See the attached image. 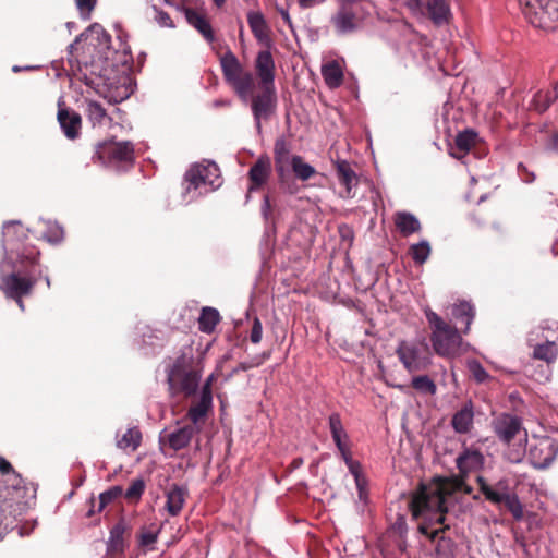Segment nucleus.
<instances>
[{
    "mask_svg": "<svg viewBox=\"0 0 558 558\" xmlns=\"http://www.w3.org/2000/svg\"><path fill=\"white\" fill-rule=\"evenodd\" d=\"M476 483L486 500L494 505H504L517 521L523 519V506L511 488L510 480L507 476L489 480L483 475H477Z\"/></svg>",
    "mask_w": 558,
    "mask_h": 558,
    "instance_id": "nucleus-4",
    "label": "nucleus"
},
{
    "mask_svg": "<svg viewBox=\"0 0 558 558\" xmlns=\"http://www.w3.org/2000/svg\"><path fill=\"white\" fill-rule=\"evenodd\" d=\"M58 121L64 135L68 138L74 140L78 136L82 122L81 116L78 113L66 108L59 107Z\"/></svg>",
    "mask_w": 558,
    "mask_h": 558,
    "instance_id": "nucleus-21",
    "label": "nucleus"
},
{
    "mask_svg": "<svg viewBox=\"0 0 558 558\" xmlns=\"http://www.w3.org/2000/svg\"><path fill=\"white\" fill-rule=\"evenodd\" d=\"M81 40H89L92 45L105 49L109 48L111 37L100 24L95 23L76 37V41Z\"/></svg>",
    "mask_w": 558,
    "mask_h": 558,
    "instance_id": "nucleus-26",
    "label": "nucleus"
},
{
    "mask_svg": "<svg viewBox=\"0 0 558 558\" xmlns=\"http://www.w3.org/2000/svg\"><path fill=\"white\" fill-rule=\"evenodd\" d=\"M558 454V442L549 436H533L529 442L527 458L535 469H546Z\"/></svg>",
    "mask_w": 558,
    "mask_h": 558,
    "instance_id": "nucleus-8",
    "label": "nucleus"
},
{
    "mask_svg": "<svg viewBox=\"0 0 558 558\" xmlns=\"http://www.w3.org/2000/svg\"><path fill=\"white\" fill-rule=\"evenodd\" d=\"M473 407L471 403H468L454 413L451 420V425L457 433L465 434L470 432L473 425Z\"/></svg>",
    "mask_w": 558,
    "mask_h": 558,
    "instance_id": "nucleus-30",
    "label": "nucleus"
},
{
    "mask_svg": "<svg viewBox=\"0 0 558 558\" xmlns=\"http://www.w3.org/2000/svg\"><path fill=\"white\" fill-rule=\"evenodd\" d=\"M186 496L187 489L179 485H172L166 492L165 509L171 517H177L178 514H180L185 504Z\"/></svg>",
    "mask_w": 558,
    "mask_h": 558,
    "instance_id": "nucleus-25",
    "label": "nucleus"
},
{
    "mask_svg": "<svg viewBox=\"0 0 558 558\" xmlns=\"http://www.w3.org/2000/svg\"><path fill=\"white\" fill-rule=\"evenodd\" d=\"M355 486L357 489L359 499L361 501L365 502L366 497H367V490H366L367 481H366V478L365 477L360 478L359 482H355Z\"/></svg>",
    "mask_w": 558,
    "mask_h": 558,
    "instance_id": "nucleus-56",
    "label": "nucleus"
},
{
    "mask_svg": "<svg viewBox=\"0 0 558 558\" xmlns=\"http://www.w3.org/2000/svg\"><path fill=\"white\" fill-rule=\"evenodd\" d=\"M213 379H214V375L211 374L207 378V380H206V383H205V385L203 387L201 400L198 402V403L203 404L204 407H206L208 409H209V407L211 404V400H213L211 391H210V385H211Z\"/></svg>",
    "mask_w": 558,
    "mask_h": 558,
    "instance_id": "nucleus-53",
    "label": "nucleus"
},
{
    "mask_svg": "<svg viewBox=\"0 0 558 558\" xmlns=\"http://www.w3.org/2000/svg\"><path fill=\"white\" fill-rule=\"evenodd\" d=\"M270 173L271 162L269 157H259L248 171V178L251 181L248 192H253L262 187L268 181Z\"/></svg>",
    "mask_w": 558,
    "mask_h": 558,
    "instance_id": "nucleus-19",
    "label": "nucleus"
},
{
    "mask_svg": "<svg viewBox=\"0 0 558 558\" xmlns=\"http://www.w3.org/2000/svg\"><path fill=\"white\" fill-rule=\"evenodd\" d=\"M145 484L143 480H135L131 483L125 492V497L128 499H138L144 493Z\"/></svg>",
    "mask_w": 558,
    "mask_h": 558,
    "instance_id": "nucleus-51",
    "label": "nucleus"
},
{
    "mask_svg": "<svg viewBox=\"0 0 558 558\" xmlns=\"http://www.w3.org/2000/svg\"><path fill=\"white\" fill-rule=\"evenodd\" d=\"M247 23L258 41L269 39V29L264 15L259 11H250L247 13Z\"/></svg>",
    "mask_w": 558,
    "mask_h": 558,
    "instance_id": "nucleus-32",
    "label": "nucleus"
},
{
    "mask_svg": "<svg viewBox=\"0 0 558 558\" xmlns=\"http://www.w3.org/2000/svg\"><path fill=\"white\" fill-rule=\"evenodd\" d=\"M411 510H412L413 517H415L417 519L422 518L423 520L428 522L430 525H433V524L439 525V527L433 529L429 532L433 541L436 542L435 549H436L437 554L441 558H450V557H452L453 554H454L456 545H454L453 541L451 538H449V537H446L444 535V533H445V529L449 527V523H446V521L448 520V515H453L454 518H457L458 515H454L452 512L445 511V512H442L444 513V521L439 522V521H437L435 519L427 518L426 515H424V513L415 514L414 513L413 499L411 500ZM421 530H422L423 533H426V534L428 533V527L422 526Z\"/></svg>",
    "mask_w": 558,
    "mask_h": 558,
    "instance_id": "nucleus-10",
    "label": "nucleus"
},
{
    "mask_svg": "<svg viewBox=\"0 0 558 558\" xmlns=\"http://www.w3.org/2000/svg\"><path fill=\"white\" fill-rule=\"evenodd\" d=\"M275 161L277 172L281 174L284 171V165L289 161V151L282 141L275 145Z\"/></svg>",
    "mask_w": 558,
    "mask_h": 558,
    "instance_id": "nucleus-43",
    "label": "nucleus"
},
{
    "mask_svg": "<svg viewBox=\"0 0 558 558\" xmlns=\"http://www.w3.org/2000/svg\"><path fill=\"white\" fill-rule=\"evenodd\" d=\"M198 430L199 428L194 425L180 426L173 430L166 432L160 436V440L168 444L172 450L178 451L185 448Z\"/></svg>",
    "mask_w": 558,
    "mask_h": 558,
    "instance_id": "nucleus-15",
    "label": "nucleus"
},
{
    "mask_svg": "<svg viewBox=\"0 0 558 558\" xmlns=\"http://www.w3.org/2000/svg\"><path fill=\"white\" fill-rule=\"evenodd\" d=\"M404 3L414 15H425V3L423 0H404Z\"/></svg>",
    "mask_w": 558,
    "mask_h": 558,
    "instance_id": "nucleus-55",
    "label": "nucleus"
},
{
    "mask_svg": "<svg viewBox=\"0 0 558 558\" xmlns=\"http://www.w3.org/2000/svg\"><path fill=\"white\" fill-rule=\"evenodd\" d=\"M466 366L476 383L482 384L489 378L488 373L477 360H469Z\"/></svg>",
    "mask_w": 558,
    "mask_h": 558,
    "instance_id": "nucleus-44",
    "label": "nucleus"
},
{
    "mask_svg": "<svg viewBox=\"0 0 558 558\" xmlns=\"http://www.w3.org/2000/svg\"><path fill=\"white\" fill-rule=\"evenodd\" d=\"M322 75L326 85L330 88H337L342 84L343 72L337 61H330L323 65Z\"/></svg>",
    "mask_w": 558,
    "mask_h": 558,
    "instance_id": "nucleus-34",
    "label": "nucleus"
},
{
    "mask_svg": "<svg viewBox=\"0 0 558 558\" xmlns=\"http://www.w3.org/2000/svg\"><path fill=\"white\" fill-rule=\"evenodd\" d=\"M230 105H231L230 100H217V101H215V106H230Z\"/></svg>",
    "mask_w": 558,
    "mask_h": 558,
    "instance_id": "nucleus-61",
    "label": "nucleus"
},
{
    "mask_svg": "<svg viewBox=\"0 0 558 558\" xmlns=\"http://www.w3.org/2000/svg\"><path fill=\"white\" fill-rule=\"evenodd\" d=\"M348 466L350 473L354 477V482H359L360 478L365 477L362 473V465L360 462L352 459L351 452L341 457Z\"/></svg>",
    "mask_w": 558,
    "mask_h": 558,
    "instance_id": "nucleus-47",
    "label": "nucleus"
},
{
    "mask_svg": "<svg viewBox=\"0 0 558 558\" xmlns=\"http://www.w3.org/2000/svg\"><path fill=\"white\" fill-rule=\"evenodd\" d=\"M96 93L109 104H120L134 92L131 77L128 75H113L96 84Z\"/></svg>",
    "mask_w": 558,
    "mask_h": 558,
    "instance_id": "nucleus-9",
    "label": "nucleus"
},
{
    "mask_svg": "<svg viewBox=\"0 0 558 558\" xmlns=\"http://www.w3.org/2000/svg\"><path fill=\"white\" fill-rule=\"evenodd\" d=\"M262 93L252 98V112L256 122V129L262 131V120H267L274 112L276 106L275 87H260Z\"/></svg>",
    "mask_w": 558,
    "mask_h": 558,
    "instance_id": "nucleus-14",
    "label": "nucleus"
},
{
    "mask_svg": "<svg viewBox=\"0 0 558 558\" xmlns=\"http://www.w3.org/2000/svg\"><path fill=\"white\" fill-rule=\"evenodd\" d=\"M97 0H75L76 8L84 20L90 17V13L96 5Z\"/></svg>",
    "mask_w": 558,
    "mask_h": 558,
    "instance_id": "nucleus-52",
    "label": "nucleus"
},
{
    "mask_svg": "<svg viewBox=\"0 0 558 558\" xmlns=\"http://www.w3.org/2000/svg\"><path fill=\"white\" fill-rule=\"evenodd\" d=\"M85 104L87 119L94 128L104 125L110 120L106 109L98 101L85 98Z\"/></svg>",
    "mask_w": 558,
    "mask_h": 558,
    "instance_id": "nucleus-33",
    "label": "nucleus"
},
{
    "mask_svg": "<svg viewBox=\"0 0 558 558\" xmlns=\"http://www.w3.org/2000/svg\"><path fill=\"white\" fill-rule=\"evenodd\" d=\"M125 530H126V525L123 521H119L111 527L110 535L107 541V554L108 555L114 556L117 554H122L124 551Z\"/></svg>",
    "mask_w": 558,
    "mask_h": 558,
    "instance_id": "nucleus-27",
    "label": "nucleus"
},
{
    "mask_svg": "<svg viewBox=\"0 0 558 558\" xmlns=\"http://www.w3.org/2000/svg\"><path fill=\"white\" fill-rule=\"evenodd\" d=\"M167 380L172 395L182 392L185 396H191L195 393L198 387L199 375L197 372L187 369L180 362H177L169 369Z\"/></svg>",
    "mask_w": 558,
    "mask_h": 558,
    "instance_id": "nucleus-11",
    "label": "nucleus"
},
{
    "mask_svg": "<svg viewBox=\"0 0 558 558\" xmlns=\"http://www.w3.org/2000/svg\"><path fill=\"white\" fill-rule=\"evenodd\" d=\"M263 337V326L258 317L253 319L250 339L253 343H259Z\"/></svg>",
    "mask_w": 558,
    "mask_h": 558,
    "instance_id": "nucleus-54",
    "label": "nucleus"
},
{
    "mask_svg": "<svg viewBox=\"0 0 558 558\" xmlns=\"http://www.w3.org/2000/svg\"><path fill=\"white\" fill-rule=\"evenodd\" d=\"M396 353L409 373L424 371L430 365V359L424 355L415 343L402 340L399 342Z\"/></svg>",
    "mask_w": 558,
    "mask_h": 558,
    "instance_id": "nucleus-13",
    "label": "nucleus"
},
{
    "mask_svg": "<svg viewBox=\"0 0 558 558\" xmlns=\"http://www.w3.org/2000/svg\"><path fill=\"white\" fill-rule=\"evenodd\" d=\"M220 65L226 82L243 102H247L255 86L253 73L245 70L231 51H227L221 56Z\"/></svg>",
    "mask_w": 558,
    "mask_h": 558,
    "instance_id": "nucleus-5",
    "label": "nucleus"
},
{
    "mask_svg": "<svg viewBox=\"0 0 558 558\" xmlns=\"http://www.w3.org/2000/svg\"><path fill=\"white\" fill-rule=\"evenodd\" d=\"M219 312L213 307H204L198 318V328L203 332L210 333L219 323Z\"/></svg>",
    "mask_w": 558,
    "mask_h": 558,
    "instance_id": "nucleus-37",
    "label": "nucleus"
},
{
    "mask_svg": "<svg viewBox=\"0 0 558 558\" xmlns=\"http://www.w3.org/2000/svg\"><path fill=\"white\" fill-rule=\"evenodd\" d=\"M270 211H271L270 201H269V197L266 195L264 197V202L262 205V214L266 220L269 218Z\"/></svg>",
    "mask_w": 558,
    "mask_h": 558,
    "instance_id": "nucleus-59",
    "label": "nucleus"
},
{
    "mask_svg": "<svg viewBox=\"0 0 558 558\" xmlns=\"http://www.w3.org/2000/svg\"><path fill=\"white\" fill-rule=\"evenodd\" d=\"M553 148L558 151V136H555L553 140Z\"/></svg>",
    "mask_w": 558,
    "mask_h": 558,
    "instance_id": "nucleus-63",
    "label": "nucleus"
},
{
    "mask_svg": "<svg viewBox=\"0 0 558 558\" xmlns=\"http://www.w3.org/2000/svg\"><path fill=\"white\" fill-rule=\"evenodd\" d=\"M208 411V408L204 407L201 403H197L190 408L187 412V416L191 420L192 424L194 426H197V424L204 420L206 416V413Z\"/></svg>",
    "mask_w": 558,
    "mask_h": 558,
    "instance_id": "nucleus-48",
    "label": "nucleus"
},
{
    "mask_svg": "<svg viewBox=\"0 0 558 558\" xmlns=\"http://www.w3.org/2000/svg\"><path fill=\"white\" fill-rule=\"evenodd\" d=\"M452 316L456 319H463L465 323V328L463 330L464 333H468L471 327V324L475 316L474 306L466 302L461 301L453 305L452 307Z\"/></svg>",
    "mask_w": 558,
    "mask_h": 558,
    "instance_id": "nucleus-35",
    "label": "nucleus"
},
{
    "mask_svg": "<svg viewBox=\"0 0 558 558\" xmlns=\"http://www.w3.org/2000/svg\"><path fill=\"white\" fill-rule=\"evenodd\" d=\"M185 181L186 193L194 191L196 195H203L221 185L220 170L211 161L195 165L185 173Z\"/></svg>",
    "mask_w": 558,
    "mask_h": 558,
    "instance_id": "nucleus-7",
    "label": "nucleus"
},
{
    "mask_svg": "<svg viewBox=\"0 0 558 558\" xmlns=\"http://www.w3.org/2000/svg\"><path fill=\"white\" fill-rule=\"evenodd\" d=\"M324 1L325 0H298V3L302 9H311L323 3Z\"/></svg>",
    "mask_w": 558,
    "mask_h": 558,
    "instance_id": "nucleus-58",
    "label": "nucleus"
},
{
    "mask_svg": "<svg viewBox=\"0 0 558 558\" xmlns=\"http://www.w3.org/2000/svg\"><path fill=\"white\" fill-rule=\"evenodd\" d=\"M151 10L154 12V21L160 26V27H168V28H174L175 25L170 17V15L165 12L163 10L159 9L157 5H153Z\"/></svg>",
    "mask_w": 558,
    "mask_h": 558,
    "instance_id": "nucleus-46",
    "label": "nucleus"
},
{
    "mask_svg": "<svg viewBox=\"0 0 558 558\" xmlns=\"http://www.w3.org/2000/svg\"><path fill=\"white\" fill-rule=\"evenodd\" d=\"M477 134L472 130H465L456 137V147L450 149L453 158L461 159L475 144Z\"/></svg>",
    "mask_w": 558,
    "mask_h": 558,
    "instance_id": "nucleus-31",
    "label": "nucleus"
},
{
    "mask_svg": "<svg viewBox=\"0 0 558 558\" xmlns=\"http://www.w3.org/2000/svg\"><path fill=\"white\" fill-rule=\"evenodd\" d=\"M13 268L11 274L1 277L0 289L8 299L16 302L21 311H24L23 298L32 294L44 274L39 252L35 247H25L22 254H19V260L13 262Z\"/></svg>",
    "mask_w": 558,
    "mask_h": 558,
    "instance_id": "nucleus-2",
    "label": "nucleus"
},
{
    "mask_svg": "<svg viewBox=\"0 0 558 558\" xmlns=\"http://www.w3.org/2000/svg\"><path fill=\"white\" fill-rule=\"evenodd\" d=\"M556 98H558V85L554 92H537L532 99L531 108L538 112H544Z\"/></svg>",
    "mask_w": 558,
    "mask_h": 558,
    "instance_id": "nucleus-38",
    "label": "nucleus"
},
{
    "mask_svg": "<svg viewBox=\"0 0 558 558\" xmlns=\"http://www.w3.org/2000/svg\"><path fill=\"white\" fill-rule=\"evenodd\" d=\"M80 41H76V39L69 45L68 49H69V52L72 53L73 50L75 49V46L78 44Z\"/></svg>",
    "mask_w": 558,
    "mask_h": 558,
    "instance_id": "nucleus-62",
    "label": "nucleus"
},
{
    "mask_svg": "<svg viewBox=\"0 0 558 558\" xmlns=\"http://www.w3.org/2000/svg\"><path fill=\"white\" fill-rule=\"evenodd\" d=\"M485 464L482 451L474 447H465L456 458L458 475L438 477L432 483L423 485L413 496L414 513H424L427 518L444 521V513L452 512L454 515L465 513L472 508V500L478 496L466 484L465 478L478 472Z\"/></svg>",
    "mask_w": 558,
    "mask_h": 558,
    "instance_id": "nucleus-1",
    "label": "nucleus"
},
{
    "mask_svg": "<svg viewBox=\"0 0 558 558\" xmlns=\"http://www.w3.org/2000/svg\"><path fill=\"white\" fill-rule=\"evenodd\" d=\"M97 156L100 160L104 161V163L107 165H131L134 160V147L133 144L128 141H109L98 146Z\"/></svg>",
    "mask_w": 558,
    "mask_h": 558,
    "instance_id": "nucleus-12",
    "label": "nucleus"
},
{
    "mask_svg": "<svg viewBox=\"0 0 558 558\" xmlns=\"http://www.w3.org/2000/svg\"><path fill=\"white\" fill-rule=\"evenodd\" d=\"M277 11L279 12V14L281 15L282 20L284 21V23L290 27L292 28L293 24H292V20H291V16L289 14V11L288 9H284L282 7H277Z\"/></svg>",
    "mask_w": 558,
    "mask_h": 558,
    "instance_id": "nucleus-57",
    "label": "nucleus"
},
{
    "mask_svg": "<svg viewBox=\"0 0 558 558\" xmlns=\"http://www.w3.org/2000/svg\"><path fill=\"white\" fill-rule=\"evenodd\" d=\"M426 13L435 24L441 25L448 22L450 8L446 0H428L425 4Z\"/></svg>",
    "mask_w": 558,
    "mask_h": 558,
    "instance_id": "nucleus-29",
    "label": "nucleus"
},
{
    "mask_svg": "<svg viewBox=\"0 0 558 558\" xmlns=\"http://www.w3.org/2000/svg\"><path fill=\"white\" fill-rule=\"evenodd\" d=\"M44 238L50 243H58L63 239V229L56 222H47Z\"/></svg>",
    "mask_w": 558,
    "mask_h": 558,
    "instance_id": "nucleus-45",
    "label": "nucleus"
},
{
    "mask_svg": "<svg viewBox=\"0 0 558 558\" xmlns=\"http://www.w3.org/2000/svg\"><path fill=\"white\" fill-rule=\"evenodd\" d=\"M337 175L340 184L344 187L340 193L341 197L350 198L354 196L353 187L357 184V177L349 162L341 160L337 162Z\"/></svg>",
    "mask_w": 558,
    "mask_h": 558,
    "instance_id": "nucleus-22",
    "label": "nucleus"
},
{
    "mask_svg": "<svg viewBox=\"0 0 558 558\" xmlns=\"http://www.w3.org/2000/svg\"><path fill=\"white\" fill-rule=\"evenodd\" d=\"M412 387L421 393L435 395L437 391L436 384L427 375L415 376L412 378Z\"/></svg>",
    "mask_w": 558,
    "mask_h": 558,
    "instance_id": "nucleus-41",
    "label": "nucleus"
},
{
    "mask_svg": "<svg viewBox=\"0 0 558 558\" xmlns=\"http://www.w3.org/2000/svg\"><path fill=\"white\" fill-rule=\"evenodd\" d=\"M336 32L340 35L349 34L359 28V20L351 7L340 5L330 19Z\"/></svg>",
    "mask_w": 558,
    "mask_h": 558,
    "instance_id": "nucleus-18",
    "label": "nucleus"
},
{
    "mask_svg": "<svg viewBox=\"0 0 558 558\" xmlns=\"http://www.w3.org/2000/svg\"><path fill=\"white\" fill-rule=\"evenodd\" d=\"M159 531V529L142 531L138 539L140 546L149 547L154 545L158 538Z\"/></svg>",
    "mask_w": 558,
    "mask_h": 558,
    "instance_id": "nucleus-50",
    "label": "nucleus"
},
{
    "mask_svg": "<svg viewBox=\"0 0 558 558\" xmlns=\"http://www.w3.org/2000/svg\"><path fill=\"white\" fill-rule=\"evenodd\" d=\"M329 429L332 440L339 450L341 457L351 452L349 435L345 432L341 417L338 413H332L329 416Z\"/></svg>",
    "mask_w": 558,
    "mask_h": 558,
    "instance_id": "nucleus-20",
    "label": "nucleus"
},
{
    "mask_svg": "<svg viewBox=\"0 0 558 558\" xmlns=\"http://www.w3.org/2000/svg\"><path fill=\"white\" fill-rule=\"evenodd\" d=\"M527 174H529V177H527V178H524V181H526V182H532V181H534V179H535L534 173H527Z\"/></svg>",
    "mask_w": 558,
    "mask_h": 558,
    "instance_id": "nucleus-64",
    "label": "nucleus"
},
{
    "mask_svg": "<svg viewBox=\"0 0 558 558\" xmlns=\"http://www.w3.org/2000/svg\"><path fill=\"white\" fill-rule=\"evenodd\" d=\"M255 69L260 87H275V62L270 51L263 50L258 52Z\"/></svg>",
    "mask_w": 558,
    "mask_h": 558,
    "instance_id": "nucleus-17",
    "label": "nucleus"
},
{
    "mask_svg": "<svg viewBox=\"0 0 558 558\" xmlns=\"http://www.w3.org/2000/svg\"><path fill=\"white\" fill-rule=\"evenodd\" d=\"M393 220L397 229L403 236H409L421 230L420 220L411 213L398 211Z\"/></svg>",
    "mask_w": 558,
    "mask_h": 558,
    "instance_id": "nucleus-28",
    "label": "nucleus"
},
{
    "mask_svg": "<svg viewBox=\"0 0 558 558\" xmlns=\"http://www.w3.org/2000/svg\"><path fill=\"white\" fill-rule=\"evenodd\" d=\"M184 15L187 23L197 29L207 41L211 43L214 40V32L205 13L186 8L184 9Z\"/></svg>",
    "mask_w": 558,
    "mask_h": 558,
    "instance_id": "nucleus-23",
    "label": "nucleus"
},
{
    "mask_svg": "<svg viewBox=\"0 0 558 558\" xmlns=\"http://www.w3.org/2000/svg\"><path fill=\"white\" fill-rule=\"evenodd\" d=\"M533 355L535 359L543 360L547 363L554 362L557 356L555 342L549 341L547 338L545 343L535 347Z\"/></svg>",
    "mask_w": 558,
    "mask_h": 558,
    "instance_id": "nucleus-39",
    "label": "nucleus"
},
{
    "mask_svg": "<svg viewBox=\"0 0 558 558\" xmlns=\"http://www.w3.org/2000/svg\"><path fill=\"white\" fill-rule=\"evenodd\" d=\"M340 2V5H348L351 7L353 4L359 3L361 0H338Z\"/></svg>",
    "mask_w": 558,
    "mask_h": 558,
    "instance_id": "nucleus-60",
    "label": "nucleus"
},
{
    "mask_svg": "<svg viewBox=\"0 0 558 558\" xmlns=\"http://www.w3.org/2000/svg\"><path fill=\"white\" fill-rule=\"evenodd\" d=\"M522 13L535 27L555 29L558 24V0H519Z\"/></svg>",
    "mask_w": 558,
    "mask_h": 558,
    "instance_id": "nucleus-6",
    "label": "nucleus"
},
{
    "mask_svg": "<svg viewBox=\"0 0 558 558\" xmlns=\"http://www.w3.org/2000/svg\"><path fill=\"white\" fill-rule=\"evenodd\" d=\"M424 314L432 329L430 342L437 355L452 360L471 348L469 343L463 341L458 329L445 322L437 313L429 307H425Z\"/></svg>",
    "mask_w": 558,
    "mask_h": 558,
    "instance_id": "nucleus-3",
    "label": "nucleus"
},
{
    "mask_svg": "<svg viewBox=\"0 0 558 558\" xmlns=\"http://www.w3.org/2000/svg\"><path fill=\"white\" fill-rule=\"evenodd\" d=\"M521 420L511 414H501L494 421V430L500 440L510 442L521 433Z\"/></svg>",
    "mask_w": 558,
    "mask_h": 558,
    "instance_id": "nucleus-16",
    "label": "nucleus"
},
{
    "mask_svg": "<svg viewBox=\"0 0 558 558\" xmlns=\"http://www.w3.org/2000/svg\"><path fill=\"white\" fill-rule=\"evenodd\" d=\"M120 493H121L120 487H114L112 489L101 493L98 497L97 511L100 512L108 504H110L114 498H117Z\"/></svg>",
    "mask_w": 558,
    "mask_h": 558,
    "instance_id": "nucleus-49",
    "label": "nucleus"
},
{
    "mask_svg": "<svg viewBox=\"0 0 558 558\" xmlns=\"http://www.w3.org/2000/svg\"><path fill=\"white\" fill-rule=\"evenodd\" d=\"M411 256L416 264H424L430 254V245L426 240H422L421 242L411 245L410 247Z\"/></svg>",
    "mask_w": 558,
    "mask_h": 558,
    "instance_id": "nucleus-42",
    "label": "nucleus"
},
{
    "mask_svg": "<svg viewBox=\"0 0 558 558\" xmlns=\"http://www.w3.org/2000/svg\"><path fill=\"white\" fill-rule=\"evenodd\" d=\"M24 235L23 227L19 221L5 222L2 228V243L5 253L16 251L17 255L21 254L15 244L19 243Z\"/></svg>",
    "mask_w": 558,
    "mask_h": 558,
    "instance_id": "nucleus-24",
    "label": "nucleus"
},
{
    "mask_svg": "<svg viewBox=\"0 0 558 558\" xmlns=\"http://www.w3.org/2000/svg\"><path fill=\"white\" fill-rule=\"evenodd\" d=\"M291 166L295 175L302 181L308 180L316 172L314 167L304 162L300 156H293L291 158Z\"/></svg>",
    "mask_w": 558,
    "mask_h": 558,
    "instance_id": "nucleus-40",
    "label": "nucleus"
},
{
    "mask_svg": "<svg viewBox=\"0 0 558 558\" xmlns=\"http://www.w3.org/2000/svg\"><path fill=\"white\" fill-rule=\"evenodd\" d=\"M142 441V433L138 428H129L121 438L117 439V447L122 450L135 451Z\"/></svg>",
    "mask_w": 558,
    "mask_h": 558,
    "instance_id": "nucleus-36",
    "label": "nucleus"
}]
</instances>
